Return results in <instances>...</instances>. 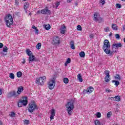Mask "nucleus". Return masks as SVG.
Here are the masks:
<instances>
[{
	"instance_id": "nucleus-42",
	"label": "nucleus",
	"mask_w": 125,
	"mask_h": 125,
	"mask_svg": "<svg viewBox=\"0 0 125 125\" xmlns=\"http://www.w3.org/2000/svg\"><path fill=\"white\" fill-rule=\"evenodd\" d=\"M8 97L9 98H11V97H13L12 92H10L8 94Z\"/></svg>"
},
{
	"instance_id": "nucleus-40",
	"label": "nucleus",
	"mask_w": 125,
	"mask_h": 125,
	"mask_svg": "<svg viewBox=\"0 0 125 125\" xmlns=\"http://www.w3.org/2000/svg\"><path fill=\"white\" fill-rule=\"evenodd\" d=\"M8 49L7 48V47L4 46V47H3V48L2 51H3V52H7Z\"/></svg>"
},
{
	"instance_id": "nucleus-26",
	"label": "nucleus",
	"mask_w": 125,
	"mask_h": 125,
	"mask_svg": "<svg viewBox=\"0 0 125 125\" xmlns=\"http://www.w3.org/2000/svg\"><path fill=\"white\" fill-rule=\"evenodd\" d=\"M115 80H118V81H121L122 80V78L119 74H116V76H115Z\"/></svg>"
},
{
	"instance_id": "nucleus-31",
	"label": "nucleus",
	"mask_w": 125,
	"mask_h": 125,
	"mask_svg": "<svg viewBox=\"0 0 125 125\" xmlns=\"http://www.w3.org/2000/svg\"><path fill=\"white\" fill-rule=\"evenodd\" d=\"M41 47H42V43H38L36 45V48L37 49H41Z\"/></svg>"
},
{
	"instance_id": "nucleus-19",
	"label": "nucleus",
	"mask_w": 125,
	"mask_h": 125,
	"mask_svg": "<svg viewBox=\"0 0 125 125\" xmlns=\"http://www.w3.org/2000/svg\"><path fill=\"white\" fill-rule=\"evenodd\" d=\"M112 28L113 30H114V31H117L119 29L118 28V25L116 24H112Z\"/></svg>"
},
{
	"instance_id": "nucleus-39",
	"label": "nucleus",
	"mask_w": 125,
	"mask_h": 125,
	"mask_svg": "<svg viewBox=\"0 0 125 125\" xmlns=\"http://www.w3.org/2000/svg\"><path fill=\"white\" fill-rule=\"evenodd\" d=\"M77 29L78 31H82L83 30V28H82V26H81V25H78L77 26Z\"/></svg>"
},
{
	"instance_id": "nucleus-14",
	"label": "nucleus",
	"mask_w": 125,
	"mask_h": 125,
	"mask_svg": "<svg viewBox=\"0 0 125 125\" xmlns=\"http://www.w3.org/2000/svg\"><path fill=\"white\" fill-rule=\"evenodd\" d=\"M54 116H55V110L54 109H52L51 111V115L50 116V121L54 119Z\"/></svg>"
},
{
	"instance_id": "nucleus-44",
	"label": "nucleus",
	"mask_w": 125,
	"mask_h": 125,
	"mask_svg": "<svg viewBox=\"0 0 125 125\" xmlns=\"http://www.w3.org/2000/svg\"><path fill=\"white\" fill-rule=\"evenodd\" d=\"M60 5V1H58L56 3V8L57 9L59 6Z\"/></svg>"
},
{
	"instance_id": "nucleus-53",
	"label": "nucleus",
	"mask_w": 125,
	"mask_h": 125,
	"mask_svg": "<svg viewBox=\"0 0 125 125\" xmlns=\"http://www.w3.org/2000/svg\"><path fill=\"white\" fill-rule=\"evenodd\" d=\"M15 4H16V5H18V3H19V2H18V1L17 0H15Z\"/></svg>"
},
{
	"instance_id": "nucleus-21",
	"label": "nucleus",
	"mask_w": 125,
	"mask_h": 125,
	"mask_svg": "<svg viewBox=\"0 0 125 125\" xmlns=\"http://www.w3.org/2000/svg\"><path fill=\"white\" fill-rule=\"evenodd\" d=\"M77 77L78 80L79 81V82H80V83H83V78H82V75L79 74L78 75Z\"/></svg>"
},
{
	"instance_id": "nucleus-61",
	"label": "nucleus",
	"mask_w": 125,
	"mask_h": 125,
	"mask_svg": "<svg viewBox=\"0 0 125 125\" xmlns=\"http://www.w3.org/2000/svg\"><path fill=\"white\" fill-rule=\"evenodd\" d=\"M0 125H2V123H1V122H0Z\"/></svg>"
},
{
	"instance_id": "nucleus-62",
	"label": "nucleus",
	"mask_w": 125,
	"mask_h": 125,
	"mask_svg": "<svg viewBox=\"0 0 125 125\" xmlns=\"http://www.w3.org/2000/svg\"><path fill=\"white\" fill-rule=\"evenodd\" d=\"M29 15H32V13H30Z\"/></svg>"
},
{
	"instance_id": "nucleus-54",
	"label": "nucleus",
	"mask_w": 125,
	"mask_h": 125,
	"mask_svg": "<svg viewBox=\"0 0 125 125\" xmlns=\"http://www.w3.org/2000/svg\"><path fill=\"white\" fill-rule=\"evenodd\" d=\"M3 47V44L0 43V48H2Z\"/></svg>"
},
{
	"instance_id": "nucleus-48",
	"label": "nucleus",
	"mask_w": 125,
	"mask_h": 125,
	"mask_svg": "<svg viewBox=\"0 0 125 125\" xmlns=\"http://www.w3.org/2000/svg\"><path fill=\"white\" fill-rule=\"evenodd\" d=\"M100 2L103 5V4H104L105 3V0H101Z\"/></svg>"
},
{
	"instance_id": "nucleus-49",
	"label": "nucleus",
	"mask_w": 125,
	"mask_h": 125,
	"mask_svg": "<svg viewBox=\"0 0 125 125\" xmlns=\"http://www.w3.org/2000/svg\"><path fill=\"white\" fill-rule=\"evenodd\" d=\"M94 35H93V34H90V35H89V38H90L91 39H93V38H94Z\"/></svg>"
},
{
	"instance_id": "nucleus-8",
	"label": "nucleus",
	"mask_w": 125,
	"mask_h": 125,
	"mask_svg": "<svg viewBox=\"0 0 125 125\" xmlns=\"http://www.w3.org/2000/svg\"><path fill=\"white\" fill-rule=\"evenodd\" d=\"M52 43L53 44H59L60 43V38L58 36L54 37Z\"/></svg>"
},
{
	"instance_id": "nucleus-9",
	"label": "nucleus",
	"mask_w": 125,
	"mask_h": 125,
	"mask_svg": "<svg viewBox=\"0 0 125 125\" xmlns=\"http://www.w3.org/2000/svg\"><path fill=\"white\" fill-rule=\"evenodd\" d=\"M104 74L105 75V77H104V80H105L106 83H108V82H110V71L109 70H105L104 71Z\"/></svg>"
},
{
	"instance_id": "nucleus-5",
	"label": "nucleus",
	"mask_w": 125,
	"mask_h": 125,
	"mask_svg": "<svg viewBox=\"0 0 125 125\" xmlns=\"http://www.w3.org/2000/svg\"><path fill=\"white\" fill-rule=\"evenodd\" d=\"M46 77L45 76L41 77L39 78H37L36 80V83L37 84L40 85H43L44 80H46Z\"/></svg>"
},
{
	"instance_id": "nucleus-37",
	"label": "nucleus",
	"mask_w": 125,
	"mask_h": 125,
	"mask_svg": "<svg viewBox=\"0 0 125 125\" xmlns=\"http://www.w3.org/2000/svg\"><path fill=\"white\" fill-rule=\"evenodd\" d=\"M18 106L19 108H20V107H22V106H23V104H21L20 100L19 101V102L18 103Z\"/></svg>"
},
{
	"instance_id": "nucleus-28",
	"label": "nucleus",
	"mask_w": 125,
	"mask_h": 125,
	"mask_svg": "<svg viewBox=\"0 0 125 125\" xmlns=\"http://www.w3.org/2000/svg\"><path fill=\"white\" fill-rule=\"evenodd\" d=\"M94 122L95 125H103V124L100 123V121H99V120H95Z\"/></svg>"
},
{
	"instance_id": "nucleus-43",
	"label": "nucleus",
	"mask_w": 125,
	"mask_h": 125,
	"mask_svg": "<svg viewBox=\"0 0 125 125\" xmlns=\"http://www.w3.org/2000/svg\"><path fill=\"white\" fill-rule=\"evenodd\" d=\"M110 30L109 27H106L105 28H104V32H109V31Z\"/></svg>"
},
{
	"instance_id": "nucleus-38",
	"label": "nucleus",
	"mask_w": 125,
	"mask_h": 125,
	"mask_svg": "<svg viewBox=\"0 0 125 125\" xmlns=\"http://www.w3.org/2000/svg\"><path fill=\"white\" fill-rule=\"evenodd\" d=\"M96 116L97 118H101V113L99 112H98L96 114Z\"/></svg>"
},
{
	"instance_id": "nucleus-12",
	"label": "nucleus",
	"mask_w": 125,
	"mask_h": 125,
	"mask_svg": "<svg viewBox=\"0 0 125 125\" xmlns=\"http://www.w3.org/2000/svg\"><path fill=\"white\" fill-rule=\"evenodd\" d=\"M20 101L23 105V106H27L28 104V100L27 97H25V100H20Z\"/></svg>"
},
{
	"instance_id": "nucleus-34",
	"label": "nucleus",
	"mask_w": 125,
	"mask_h": 125,
	"mask_svg": "<svg viewBox=\"0 0 125 125\" xmlns=\"http://www.w3.org/2000/svg\"><path fill=\"white\" fill-rule=\"evenodd\" d=\"M9 78H10V79H12V80H14L15 76H14V74H13V73H11L9 74Z\"/></svg>"
},
{
	"instance_id": "nucleus-50",
	"label": "nucleus",
	"mask_w": 125,
	"mask_h": 125,
	"mask_svg": "<svg viewBox=\"0 0 125 125\" xmlns=\"http://www.w3.org/2000/svg\"><path fill=\"white\" fill-rule=\"evenodd\" d=\"M105 91H106V92H112V90H110L109 89H106L105 90Z\"/></svg>"
},
{
	"instance_id": "nucleus-15",
	"label": "nucleus",
	"mask_w": 125,
	"mask_h": 125,
	"mask_svg": "<svg viewBox=\"0 0 125 125\" xmlns=\"http://www.w3.org/2000/svg\"><path fill=\"white\" fill-rule=\"evenodd\" d=\"M24 90V87L23 86H21L18 88L17 93L18 94H21V92H22Z\"/></svg>"
},
{
	"instance_id": "nucleus-2",
	"label": "nucleus",
	"mask_w": 125,
	"mask_h": 125,
	"mask_svg": "<svg viewBox=\"0 0 125 125\" xmlns=\"http://www.w3.org/2000/svg\"><path fill=\"white\" fill-rule=\"evenodd\" d=\"M74 103L75 100H71L70 101L67 102V104L65 105L66 111L69 116H71L72 114H73V112H74V109H75Z\"/></svg>"
},
{
	"instance_id": "nucleus-18",
	"label": "nucleus",
	"mask_w": 125,
	"mask_h": 125,
	"mask_svg": "<svg viewBox=\"0 0 125 125\" xmlns=\"http://www.w3.org/2000/svg\"><path fill=\"white\" fill-rule=\"evenodd\" d=\"M26 53L28 55V56H32V54H33V52L30 50L29 49H27L26 50Z\"/></svg>"
},
{
	"instance_id": "nucleus-52",
	"label": "nucleus",
	"mask_w": 125,
	"mask_h": 125,
	"mask_svg": "<svg viewBox=\"0 0 125 125\" xmlns=\"http://www.w3.org/2000/svg\"><path fill=\"white\" fill-rule=\"evenodd\" d=\"M35 33L39 35V30L38 28H37L36 29H35Z\"/></svg>"
},
{
	"instance_id": "nucleus-25",
	"label": "nucleus",
	"mask_w": 125,
	"mask_h": 125,
	"mask_svg": "<svg viewBox=\"0 0 125 125\" xmlns=\"http://www.w3.org/2000/svg\"><path fill=\"white\" fill-rule=\"evenodd\" d=\"M71 63V58H68L64 63V66H68V64Z\"/></svg>"
},
{
	"instance_id": "nucleus-20",
	"label": "nucleus",
	"mask_w": 125,
	"mask_h": 125,
	"mask_svg": "<svg viewBox=\"0 0 125 125\" xmlns=\"http://www.w3.org/2000/svg\"><path fill=\"white\" fill-rule=\"evenodd\" d=\"M65 29H66V26H63L62 27V29H61V33L62 35L65 34V32H66V30H65Z\"/></svg>"
},
{
	"instance_id": "nucleus-1",
	"label": "nucleus",
	"mask_w": 125,
	"mask_h": 125,
	"mask_svg": "<svg viewBox=\"0 0 125 125\" xmlns=\"http://www.w3.org/2000/svg\"><path fill=\"white\" fill-rule=\"evenodd\" d=\"M102 49L104 52L107 55H109V56H113L114 54L116 53V51H111V44H110V42H109L108 40L104 41Z\"/></svg>"
},
{
	"instance_id": "nucleus-7",
	"label": "nucleus",
	"mask_w": 125,
	"mask_h": 125,
	"mask_svg": "<svg viewBox=\"0 0 125 125\" xmlns=\"http://www.w3.org/2000/svg\"><path fill=\"white\" fill-rule=\"evenodd\" d=\"M55 86V79L53 78L52 80H50L49 82V89H53L54 86Z\"/></svg>"
},
{
	"instance_id": "nucleus-17",
	"label": "nucleus",
	"mask_w": 125,
	"mask_h": 125,
	"mask_svg": "<svg viewBox=\"0 0 125 125\" xmlns=\"http://www.w3.org/2000/svg\"><path fill=\"white\" fill-rule=\"evenodd\" d=\"M113 100L114 101H117V102H119V101H121V97L119 96H116L113 98Z\"/></svg>"
},
{
	"instance_id": "nucleus-10",
	"label": "nucleus",
	"mask_w": 125,
	"mask_h": 125,
	"mask_svg": "<svg viewBox=\"0 0 125 125\" xmlns=\"http://www.w3.org/2000/svg\"><path fill=\"white\" fill-rule=\"evenodd\" d=\"M28 61H29V63H32V62H33V61L37 62V61H38V60L37 59H36L35 55L32 54V56L29 57V58L28 59Z\"/></svg>"
},
{
	"instance_id": "nucleus-55",
	"label": "nucleus",
	"mask_w": 125,
	"mask_h": 125,
	"mask_svg": "<svg viewBox=\"0 0 125 125\" xmlns=\"http://www.w3.org/2000/svg\"><path fill=\"white\" fill-rule=\"evenodd\" d=\"M22 60H23V61L22 62V64H25V63L26 62V61H25L26 59H23Z\"/></svg>"
},
{
	"instance_id": "nucleus-29",
	"label": "nucleus",
	"mask_w": 125,
	"mask_h": 125,
	"mask_svg": "<svg viewBox=\"0 0 125 125\" xmlns=\"http://www.w3.org/2000/svg\"><path fill=\"white\" fill-rule=\"evenodd\" d=\"M17 76L18 78H21L22 77V72L21 71H19L17 73Z\"/></svg>"
},
{
	"instance_id": "nucleus-57",
	"label": "nucleus",
	"mask_w": 125,
	"mask_h": 125,
	"mask_svg": "<svg viewBox=\"0 0 125 125\" xmlns=\"http://www.w3.org/2000/svg\"><path fill=\"white\" fill-rule=\"evenodd\" d=\"M113 35V33L112 32H110L109 34V37H112V35Z\"/></svg>"
},
{
	"instance_id": "nucleus-41",
	"label": "nucleus",
	"mask_w": 125,
	"mask_h": 125,
	"mask_svg": "<svg viewBox=\"0 0 125 125\" xmlns=\"http://www.w3.org/2000/svg\"><path fill=\"white\" fill-rule=\"evenodd\" d=\"M116 7L117 8H121L122 5L121 4L117 3L116 4Z\"/></svg>"
},
{
	"instance_id": "nucleus-35",
	"label": "nucleus",
	"mask_w": 125,
	"mask_h": 125,
	"mask_svg": "<svg viewBox=\"0 0 125 125\" xmlns=\"http://www.w3.org/2000/svg\"><path fill=\"white\" fill-rule=\"evenodd\" d=\"M9 116L12 118L15 117V113L14 112H11V113L9 114Z\"/></svg>"
},
{
	"instance_id": "nucleus-64",
	"label": "nucleus",
	"mask_w": 125,
	"mask_h": 125,
	"mask_svg": "<svg viewBox=\"0 0 125 125\" xmlns=\"http://www.w3.org/2000/svg\"><path fill=\"white\" fill-rule=\"evenodd\" d=\"M37 12H38V13L40 12V11H38Z\"/></svg>"
},
{
	"instance_id": "nucleus-27",
	"label": "nucleus",
	"mask_w": 125,
	"mask_h": 125,
	"mask_svg": "<svg viewBox=\"0 0 125 125\" xmlns=\"http://www.w3.org/2000/svg\"><path fill=\"white\" fill-rule=\"evenodd\" d=\"M29 8V4L28 3H25L24 4V9L25 11L27 10V9Z\"/></svg>"
},
{
	"instance_id": "nucleus-30",
	"label": "nucleus",
	"mask_w": 125,
	"mask_h": 125,
	"mask_svg": "<svg viewBox=\"0 0 125 125\" xmlns=\"http://www.w3.org/2000/svg\"><path fill=\"white\" fill-rule=\"evenodd\" d=\"M12 92V94L13 95V97H17V96H18V95L17 94V93H16V92L15 91H13Z\"/></svg>"
},
{
	"instance_id": "nucleus-45",
	"label": "nucleus",
	"mask_w": 125,
	"mask_h": 125,
	"mask_svg": "<svg viewBox=\"0 0 125 125\" xmlns=\"http://www.w3.org/2000/svg\"><path fill=\"white\" fill-rule=\"evenodd\" d=\"M115 37H116V39H117L118 40H120V34H116L115 35Z\"/></svg>"
},
{
	"instance_id": "nucleus-33",
	"label": "nucleus",
	"mask_w": 125,
	"mask_h": 125,
	"mask_svg": "<svg viewBox=\"0 0 125 125\" xmlns=\"http://www.w3.org/2000/svg\"><path fill=\"white\" fill-rule=\"evenodd\" d=\"M63 82L64 83H69V79L67 78H64L63 79Z\"/></svg>"
},
{
	"instance_id": "nucleus-46",
	"label": "nucleus",
	"mask_w": 125,
	"mask_h": 125,
	"mask_svg": "<svg viewBox=\"0 0 125 125\" xmlns=\"http://www.w3.org/2000/svg\"><path fill=\"white\" fill-rule=\"evenodd\" d=\"M30 124V121L29 120H25L24 121V125H29Z\"/></svg>"
},
{
	"instance_id": "nucleus-60",
	"label": "nucleus",
	"mask_w": 125,
	"mask_h": 125,
	"mask_svg": "<svg viewBox=\"0 0 125 125\" xmlns=\"http://www.w3.org/2000/svg\"><path fill=\"white\" fill-rule=\"evenodd\" d=\"M78 2H76V3H75V6H78Z\"/></svg>"
},
{
	"instance_id": "nucleus-56",
	"label": "nucleus",
	"mask_w": 125,
	"mask_h": 125,
	"mask_svg": "<svg viewBox=\"0 0 125 125\" xmlns=\"http://www.w3.org/2000/svg\"><path fill=\"white\" fill-rule=\"evenodd\" d=\"M32 28L33 29V30H37V27L35 26H32Z\"/></svg>"
},
{
	"instance_id": "nucleus-32",
	"label": "nucleus",
	"mask_w": 125,
	"mask_h": 125,
	"mask_svg": "<svg viewBox=\"0 0 125 125\" xmlns=\"http://www.w3.org/2000/svg\"><path fill=\"white\" fill-rule=\"evenodd\" d=\"M44 28L45 30H50V25L47 24L44 25Z\"/></svg>"
},
{
	"instance_id": "nucleus-36",
	"label": "nucleus",
	"mask_w": 125,
	"mask_h": 125,
	"mask_svg": "<svg viewBox=\"0 0 125 125\" xmlns=\"http://www.w3.org/2000/svg\"><path fill=\"white\" fill-rule=\"evenodd\" d=\"M111 116H112V112L110 111L107 113V117L108 119H109V118H111Z\"/></svg>"
},
{
	"instance_id": "nucleus-3",
	"label": "nucleus",
	"mask_w": 125,
	"mask_h": 125,
	"mask_svg": "<svg viewBox=\"0 0 125 125\" xmlns=\"http://www.w3.org/2000/svg\"><path fill=\"white\" fill-rule=\"evenodd\" d=\"M38 105L36 104V102L34 101L31 102L28 104V112L29 113H33L35 110H38Z\"/></svg>"
},
{
	"instance_id": "nucleus-58",
	"label": "nucleus",
	"mask_w": 125,
	"mask_h": 125,
	"mask_svg": "<svg viewBox=\"0 0 125 125\" xmlns=\"http://www.w3.org/2000/svg\"><path fill=\"white\" fill-rule=\"evenodd\" d=\"M2 94V92H1V89H0V95H1Z\"/></svg>"
},
{
	"instance_id": "nucleus-59",
	"label": "nucleus",
	"mask_w": 125,
	"mask_h": 125,
	"mask_svg": "<svg viewBox=\"0 0 125 125\" xmlns=\"http://www.w3.org/2000/svg\"><path fill=\"white\" fill-rule=\"evenodd\" d=\"M72 0H67V2H71V1H72Z\"/></svg>"
},
{
	"instance_id": "nucleus-47",
	"label": "nucleus",
	"mask_w": 125,
	"mask_h": 125,
	"mask_svg": "<svg viewBox=\"0 0 125 125\" xmlns=\"http://www.w3.org/2000/svg\"><path fill=\"white\" fill-rule=\"evenodd\" d=\"M86 93L87 94V90L84 89L83 91V94L84 95Z\"/></svg>"
},
{
	"instance_id": "nucleus-13",
	"label": "nucleus",
	"mask_w": 125,
	"mask_h": 125,
	"mask_svg": "<svg viewBox=\"0 0 125 125\" xmlns=\"http://www.w3.org/2000/svg\"><path fill=\"white\" fill-rule=\"evenodd\" d=\"M122 46H123V45L122 44V43H121V42L114 43L112 44V47H114L116 49H118L119 47H122Z\"/></svg>"
},
{
	"instance_id": "nucleus-22",
	"label": "nucleus",
	"mask_w": 125,
	"mask_h": 125,
	"mask_svg": "<svg viewBox=\"0 0 125 125\" xmlns=\"http://www.w3.org/2000/svg\"><path fill=\"white\" fill-rule=\"evenodd\" d=\"M70 47L72 48V49H75V44L74 41H71L70 42Z\"/></svg>"
},
{
	"instance_id": "nucleus-6",
	"label": "nucleus",
	"mask_w": 125,
	"mask_h": 125,
	"mask_svg": "<svg viewBox=\"0 0 125 125\" xmlns=\"http://www.w3.org/2000/svg\"><path fill=\"white\" fill-rule=\"evenodd\" d=\"M93 21H95V22H102V18L100 17V16L98 13H95L94 15V18H93Z\"/></svg>"
},
{
	"instance_id": "nucleus-51",
	"label": "nucleus",
	"mask_w": 125,
	"mask_h": 125,
	"mask_svg": "<svg viewBox=\"0 0 125 125\" xmlns=\"http://www.w3.org/2000/svg\"><path fill=\"white\" fill-rule=\"evenodd\" d=\"M15 15H17V16H19L20 15V13L18 12H16L15 13Z\"/></svg>"
},
{
	"instance_id": "nucleus-24",
	"label": "nucleus",
	"mask_w": 125,
	"mask_h": 125,
	"mask_svg": "<svg viewBox=\"0 0 125 125\" xmlns=\"http://www.w3.org/2000/svg\"><path fill=\"white\" fill-rule=\"evenodd\" d=\"M112 83H115L114 84L116 87H118V85H120V82L118 81L113 80Z\"/></svg>"
},
{
	"instance_id": "nucleus-16",
	"label": "nucleus",
	"mask_w": 125,
	"mask_h": 125,
	"mask_svg": "<svg viewBox=\"0 0 125 125\" xmlns=\"http://www.w3.org/2000/svg\"><path fill=\"white\" fill-rule=\"evenodd\" d=\"M86 89H87V94H89L90 93H91V92H92V91H93L94 90L93 87L92 86L89 87Z\"/></svg>"
},
{
	"instance_id": "nucleus-11",
	"label": "nucleus",
	"mask_w": 125,
	"mask_h": 125,
	"mask_svg": "<svg viewBox=\"0 0 125 125\" xmlns=\"http://www.w3.org/2000/svg\"><path fill=\"white\" fill-rule=\"evenodd\" d=\"M41 13L42 14H46L47 15H50L51 14V12L50 10L47 9H44L41 10Z\"/></svg>"
},
{
	"instance_id": "nucleus-23",
	"label": "nucleus",
	"mask_w": 125,
	"mask_h": 125,
	"mask_svg": "<svg viewBox=\"0 0 125 125\" xmlns=\"http://www.w3.org/2000/svg\"><path fill=\"white\" fill-rule=\"evenodd\" d=\"M79 55L80 57H82V58H84L85 57V53H84V52L82 51L79 53Z\"/></svg>"
},
{
	"instance_id": "nucleus-4",
	"label": "nucleus",
	"mask_w": 125,
	"mask_h": 125,
	"mask_svg": "<svg viewBox=\"0 0 125 125\" xmlns=\"http://www.w3.org/2000/svg\"><path fill=\"white\" fill-rule=\"evenodd\" d=\"M5 22L7 27H10L13 24V18H12L11 15H8L5 18Z\"/></svg>"
},
{
	"instance_id": "nucleus-63",
	"label": "nucleus",
	"mask_w": 125,
	"mask_h": 125,
	"mask_svg": "<svg viewBox=\"0 0 125 125\" xmlns=\"http://www.w3.org/2000/svg\"><path fill=\"white\" fill-rule=\"evenodd\" d=\"M122 1H125V0H121Z\"/></svg>"
}]
</instances>
